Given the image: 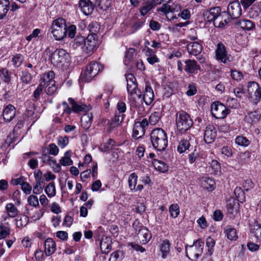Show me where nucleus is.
I'll use <instances>...</instances> for the list:
<instances>
[{
    "mask_svg": "<svg viewBox=\"0 0 261 261\" xmlns=\"http://www.w3.org/2000/svg\"><path fill=\"white\" fill-rule=\"evenodd\" d=\"M154 6L151 1L144 3L140 10L141 14L143 16L145 15Z\"/></svg>",
    "mask_w": 261,
    "mask_h": 261,
    "instance_id": "39",
    "label": "nucleus"
},
{
    "mask_svg": "<svg viewBox=\"0 0 261 261\" xmlns=\"http://www.w3.org/2000/svg\"><path fill=\"white\" fill-rule=\"evenodd\" d=\"M16 225L19 228L25 226L29 222V218L27 216H22L16 220Z\"/></svg>",
    "mask_w": 261,
    "mask_h": 261,
    "instance_id": "42",
    "label": "nucleus"
},
{
    "mask_svg": "<svg viewBox=\"0 0 261 261\" xmlns=\"http://www.w3.org/2000/svg\"><path fill=\"white\" fill-rule=\"evenodd\" d=\"M212 115L217 119L225 118L228 113L226 107L219 102L213 103L211 106Z\"/></svg>",
    "mask_w": 261,
    "mask_h": 261,
    "instance_id": "11",
    "label": "nucleus"
},
{
    "mask_svg": "<svg viewBox=\"0 0 261 261\" xmlns=\"http://www.w3.org/2000/svg\"><path fill=\"white\" fill-rule=\"evenodd\" d=\"M45 86L46 87L45 92L48 95L54 94L57 90L55 82H51L50 84H46Z\"/></svg>",
    "mask_w": 261,
    "mask_h": 261,
    "instance_id": "50",
    "label": "nucleus"
},
{
    "mask_svg": "<svg viewBox=\"0 0 261 261\" xmlns=\"http://www.w3.org/2000/svg\"><path fill=\"white\" fill-rule=\"evenodd\" d=\"M248 93L249 98L255 104L261 99V87L255 82H249L248 85Z\"/></svg>",
    "mask_w": 261,
    "mask_h": 261,
    "instance_id": "8",
    "label": "nucleus"
},
{
    "mask_svg": "<svg viewBox=\"0 0 261 261\" xmlns=\"http://www.w3.org/2000/svg\"><path fill=\"white\" fill-rule=\"evenodd\" d=\"M204 242L201 240L195 241L192 245L186 246V256L192 261H197L203 252Z\"/></svg>",
    "mask_w": 261,
    "mask_h": 261,
    "instance_id": "4",
    "label": "nucleus"
},
{
    "mask_svg": "<svg viewBox=\"0 0 261 261\" xmlns=\"http://www.w3.org/2000/svg\"><path fill=\"white\" fill-rule=\"evenodd\" d=\"M185 70L188 73H193L200 69L196 61L194 60H187L185 61Z\"/></svg>",
    "mask_w": 261,
    "mask_h": 261,
    "instance_id": "22",
    "label": "nucleus"
},
{
    "mask_svg": "<svg viewBox=\"0 0 261 261\" xmlns=\"http://www.w3.org/2000/svg\"><path fill=\"white\" fill-rule=\"evenodd\" d=\"M6 211L9 217L14 218L18 214L17 207L12 203H8L6 206Z\"/></svg>",
    "mask_w": 261,
    "mask_h": 261,
    "instance_id": "30",
    "label": "nucleus"
},
{
    "mask_svg": "<svg viewBox=\"0 0 261 261\" xmlns=\"http://www.w3.org/2000/svg\"><path fill=\"white\" fill-rule=\"evenodd\" d=\"M231 76L233 79L236 81H240L243 79V75L242 73L240 71L231 70Z\"/></svg>",
    "mask_w": 261,
    "mask_h": 261,
    "instance_id": "61",
    "label": "nucleus"
},
{
    "mask_svg": "<svg viewBox=\"0 0 261 261\" xmlns=\"http://www.w3.org/2000/svg\"><path fill=\"white\" fill-rule=\"evenodd\" d=\"M44 213V211L43 210H39L36 211L35 213L33 214H32L30 212H27V214L30 215L31 217V218L33 221H36L39 219H40L42 216L43 215Z\"/></svg>",
    "mask_w": 261,
    "mask_h": 261,
    "instance_id": "47",
    "label": "nucleus"
},
{
    "mask_svg": "<svg viewBox=\"0 0 261 261\" xmlns=\"http://www.w3.org/2000/svg\"><path fill=\"white\" fill-rule=\"evenodd\" d=\"M15 109L11 105H9L4 109L3 113L4 119L6 121H10L15 116Z\"/></svg>",
    "mask_w": 261,
    "mask_h": 261,
    "instance_id": "24",
    "label": "nucleus"
},
{
    "mask_svg": "<svg viewBox=\"0 0 261 261\" xmlns=\"http://www.w3.org/2000/svg\"><path fill=\"white\" fill-rule=\"evenodd\" d=\"M23 60V57L21 54H16L12 58L13 65L16 67L20 66Z\"/></svg>",
    "mask_w": 261,
    "mask_h": 261,
    "instance_id": "49",
    "label": "nucleus"
},
{
    "mask_svg": "<svg viewBox=\"0 0 261 261\" xmlns=\"http://www.w3.org/2000/svg\"><path fill=\"white\" fill-rule=\"evenodd\" d=\"M148 125V121L147 118H143L140 121L135 122L133 128V137L135 139H139L143 136Z\"/></svg>",
    "mask_w": 261,
    "mask_h": 261,
    "instance_id": "9",
    "label": "nucleus"
},
{
    "mask_svg": "<svg viewBox=\"0 0 261 261\" xmlns=\"http://www.w3.org/2000/svg\"><path fill=\"white\" fill-rule=\"evenodd\" d=\"M88 30L90 33L89 35H91L95 37H97V33L100 30V25L96 22H92L89 24Z\"/></svg>",
    "mask_w": 261,
    "mask_h": 261,
    "instance_id": "31",
    "label": "nucleus"
},
{
    "mask_svg": "<svg viewBox=\"0 0 261 261\" xmlns=\"http://www.w3.org/2000/svg\"><path fill=\"white\" fill-rule=\"evenodd\" d=\"M123 115H116L113 119L111 122H109V132H110L113 128L118 126L123 121Z\"/></svg>",
    "mask_w": 261,
    "mask_h": 261,
    "instance_id": "29",
    "label": "nucleus"
},
{
    "mask_svg": "<svg viewBox=\"0 0 261 261\" xmlns=\"http://www.w3.org/2000/svg\"><path fill=\"white\" fill-rule=\"evenodd\" d=\"M220 11V8L218 7L211 9L203 13L204 19L208 22L214 21V25L218 24L219 27L224 25Z\"/></svg>",
    "mask_w": 261,
    "mask_h": 261,
    "instance_id": "6",
    "label": "nucleus"
},
{
    "mask_svg": "<svg viewBox=\"0 0 261 261\" xmlns=\"http://www.w3.org/2000/svg\"><path fill=\"white\" fill-rule=\"evenodd\" d=\"M32 80V76L30 73L27 71L22 72V75L21 77V80L23 83L28 84Z\"/></svg>",
    "mask_w": 261,
    "mask_h": 261,
    "instance_id": "58",
    "label": "nucleus"
},
{
    "mask_svg": "<svg viewBox=\"0 0 261 261\" xmlns=\"http://www.w3.org/2000/svg\"><path fill=\"white\" fill-rule=\"evenodd\" d=\"M45 253L46 256L53 254L56 250L55 242L50 238H47L45 242Z\"/></svg>",
    "mask_w": 261,
    "mask_h": 261,
    "instance_id": "23",
    "label": "nucleus"
},
{
    "mask_svg": "<svg viewBox=\"0 0 261 261\" xmlns=\"http://www.w3.org/2000/svg\"><path fill=\"white\" fill-rule=\"evenodd\" d=\"M179 16H180L183 19L187 20L190 18L191 14L189 10L188 9H184L181 13L178 14L177 16L173 15L170 17V19H169V20L177 19Z\"/></svg>",
    "mask_w": 261,
    "mask_h": 261,
    "instance_id": "40",
    "label": "nucleus"
},
{
    "mask_svg": "<svg viewBox=\"0 0 261 261\" xmlns=\"http://www.w3.org/2000/svg\"><path fill=\"white\" fill-rule=\"evenodd\" d=\"M206 245L207 247V252L206 254L211 256L213 253L215 241L212 238L208 237L206 239Z\"/></svg>",
    "mask_w": 261,
    "mask_h": 261,
    "instance_id": "36",
    "label": "nucleus"
},
{
    "mask_svg": "<svg viewBox=\"0 0 261 261\" xmlns=\"http://www.w3.org/2000/svg\"><path fill=\"white\" fill-rule=\"evenodd\" d=\"M153 164L155 169L161 172H165L168 170V166L161 161L155 160Z\"/></svg>",
    "mask_w": 261,
    "mask_h": 261,
    "instance_id": "34",
    "label": "nucleus"
},
{
    "mask_svg": "<svg viewBox=\"0 0 261 261\" xmlns=\"http://www.w3.org/2000/svg\"><path fill=\"white\" fill-rule=\"evenodd\" d=\"M51 167L53 171L56 173H59L61 170L60 165L57 163L56 160L53 158L49 159V163H48Z\"/></svg>",
    "mask_w": 261,
    "mask_h": 261,
    "instance_id": "48",
    "label": "nucleus"
},
{
    "mask_svg": "<svg viewBox=\"0 0 261 261\" xmlns=\"http://www.w3.org/2000/svg\"><path fill=\"white\" fill-rule=\"evenodd\" d=\"M1 5H2L3 7H4L3 9V13H1V19H2L4 16L6 15L9 10L10 6L9 0H1Z\"/></svg>",
    "mask_w": 261,
    "mask_h": 261,
    "instance_id": "57",
    "label": "nucleus"
},
{
    "mask_svg": "<svg viewBox=\"0 0 261 261\" xmlns=\"http://www.w3.org/2000/svg\"><path fill=\"white\" fill-rule=\"evenodd\" d=\"M126 80L127 82V90L128 93L131 96V98L135 100L137 98L140 99L141 97V92L137 88L136 79L132 73H128L126 75Z\"/></svg>",
    "mask_w": 261,
    "mask_h": 261,
    "instance_id": "5",
    "label": "nucleus"
},
{
    "mask_svg": "<svg viewBox=\"0 0 261 261\" xmlns=\"http://www.w3.org/2000/svg\"><path fill=\"white\" fill-rule=\"evenodd\" d=\"M216 137V130L213 125H209L206 127L204 140L206 143H211L214 141Z\"/></svg>",
    "mask_w": 261,
    "mask_h": 261,
    "instance_id": "16",
    "label": "nucleus"
},
{
    "mask_svg": "<svg viewBox=\"0 0 261 261\" xmlns=\"http://www.w3.org/2000/svg\"><path fill=\"white\" fill-rule=\"evenodd\" d=\"M137 175L136 173H132L128 178L129 187L131 190H135L137 181Z\"/></svg>",
    "mask_w": 261,
    "mask_h": 261,
    "instance_id": "43",
    "label": "nucleus"
},
{
    "mask_svg": "<svg viewBox=\"0 0 261 261\" xmlns=\"http://www.w3.org/2000/svg\"><path fill=\"white\" fill-rule=\"evenodd\" d=\"M171 7L170 5L168 3L163 4L161 7L157 9L158 12H161L166 15L167 18L169 20L170 18L167 16V15L170 13Z\"/></svg>",
    "mask_w": 261,
    "mask_h": 261,
    "instance_id": "53",
    "label": "nucleus"
},
{
    "mask_svg": "<svg viewBox=\"0 0 261 261\" xmlns=\"http://www.w3.org/2000/svg\"><path fill=\"white\" fill-rule=\"evenodd\" d=\"M236 143L240 146H247L249 144L250 141L246 137L240 136L236 138Z\"/></svg>",
    "mask_w": 261,
    "mask_h": 261,
    "instance_id": "54",
    "label": "nucleus"
},
{
    "mask_svg": "<svg viewBox=\"0 0 261 261\" xmlns=\"http://www.w3.org/2000/svg\"><path fill=\"white\" fill-rule=\"evenodd\" d=\"M187 48L189 54L194 56L199 54L202 50V44L198 41L189 43Z\"/></svg>",
    "mask_w": 261,
    "mask_h": 261,
    "instance_id": "18",
    "label": "nucleus"
},
{
    "mask_svg": "<svg viewBox=\"0 0 261 261\" xmlns=\"http://www.w3.org/2000/svg\"><path fill=\"white\" fill-rule=\"evenodd\" d=\"M247 119L251 123L256 122L259 120L260 115L256 112H250L247 116Z\"/></svg>",
    "mask_w": 261,
    "mask_h": 261,
    "instance_id": "55",
    "label": "nucleus"
},
{
    "mask_svg": "<svg viewBox=\"0 0 261 261\" xmlns=\"http://www.w3.org/2000/svg\"><path fill=\"white\" fill-rule=\"evenodd\" d=\"M60 163L61 165L66 166H70L73 164V162L70 158V153L69 151H66L63 157L60 160Z\"/></svg>",
    "mask_w": 261,
    "mask_h": 261,
    "instance_id": "35",
    "label": "nucleus"
},
{
    "mask_svg": "<svg viewBox=\"0 0 261 261\" xmlns=\"http://www.w3.org/2000/svg\"><path fill=\"white\" fill-rule=\"evenodd\" d=\"M236 24L245 31H252L255 29V23L249 19H242L238 21Z\"/></svg>",
    "mask_w": 261,
    "mask_h": 261,
    "instance_id": "19",
    "label": "nucleus"
},
{
    "mask_svg": "<svg viewBox=\"0 0 261 261\" xmlns=\"http://www.w3.org/2000/svg\"><path fill=\"white\" fill-rule=\"evenodd\" d=\"M112 0H96L98 7L103 11L107 10L112 4Z\"/></svg>",
    "mask_w": 261,
    "mask_h": 261,
    "instance_id": "37",
    "label": "nucleus"
},
{
    "mask_svg": "<svg viewBox=\"0 0 261 261\" xmlns=\"http://www.w3.org/2000/svg\"><path fill=\"white\" fill-rule=\"evenodd\" d=\"M93 115L91 113H86L81 118V125L85 129H88L91 125Z\"/></svg>",
    "mask_w": 261,
    "mask_h": 261,
    "instance_id": "26",
    "label": "nucleus"
},
{
    "mask_svg": "<svg viewBox=\"0 0 261 261\" xmlns=\"http://www.w3.org/2000/svg\"><path fill=\"white\" fill-rule=\"evenodd\" d=\"M102 69V66L98 62L95 61L91 62L87 66L85 73L82 75V79L85 82H90Z\"/></svg>",
    "mask_w": 261,
    "mask_h": 261,
    "instance_id": "7",
    "label": "nucleus"
},
{
    "mask_svg": "<svg viewBox=\"0 0 261 261\" xmlns=\"http://www.w3.org/2000/svg\"><path fill=\"white\" fill-rule=\"evenodd\" d=\"M44 87L45 86H44L42 83H40L37 87V89L34 91L33 96L35 99V100H38L39 99L40 94H41Z\"/></svg>",
    "mask_w": 261,
    "mask_h": 261,
    "instance_id": "56",
    "label": "nucleus"
},
{
    "mask_svg": "<svg viewBox=\"0 0 261 261\" xmlns=\"http://www.w3.org/2000/svg\"><path fill=\"white\" fill-rule=\"evenodd\" d=\"M190 144L188 140L183 139L181 140L177 147V151L180 153H183L187 150H189Z\"/></svg>",
    "mask_w": 261,
    "mask_h": 261,
    "instance_id": "33",
    "label": "nucleus"
},
{
    "mask_svg": "<svg viewBox=\"0 0 261 261\" xmlns=\"http://www.w3.org/2000/svg\"><path fill=\"white\" fill-rule=\"evenodd\" d=\"M68 101L72 106V109L74 112L78 113L81 111H88L90 108L85 104L76 102L72 98H69Z\"/></svg>",
    "mask_w": 261,
    "mask_h": 261,
    "instance_id": "21",
    "label": "nucleus"
},
{
    "mask_svg": "<svg viewBox=\"0 0 261 261\" xmlns=\"http://www.w3.org/2000/svg\"><path fill=\"white\" fill-rule=\"evenodd\" d=\"M97 45V37L88 35L85 39L83 46V50L87 54L92 52L96 47Z\"/></svg>",
    "mask_w": 261,
    "mask_h": 261,
    "instance_id": "14",
    "label": "nucleus"
},
{
    "mask_svg": "<svg viewBox=\"0 0 261 261\" xmlns=\"http://www.w3.org/2000/svg\"><path fill=\"white\" fill-rule=\"evenodd\" d=\"M138 238L142 244L148 242L151 238V234L149 230L144 226H139L138 230L136 229Z\"/></svg>",
    "mask_w": 261,
    "mask_h": 261,
    "instance_id": "15",
    "label": "nucleus"
},
{
    "mask_svg": "<svg viewBox=\"0 0 261 261\" xmlns=\"http://www.w3.org/2000/svg\"><path fill=\"white\" fill-rule=\"evenodd\" d=\"M29 204L33 206H37L39 205V201L37 196L32 195L28 199Z\"/></svg>",
    "mask_w": 261,
    "mask_h": 261,
    "instance_id": "62",
    "label": "nucleus"
},
{
    "mask_svg": "<svg viewBox=\"0 0 261 261\" xmlns=\"http://www.w3.org/2000/svg\"><path fill=\"white\" fill-rule=\"evenodd\" d=\"M112 241L110 237L103 236L100 240V247L102 253L108 254L111 250Z\"/></svg>",
    "mask_w": 261,
    "mask_h": 261,
    "instance_id": "20",
    "label": "nucleus"
},
{
    "mask_svg": "<svg viewBox=\"0 0 261 261\" xmlns=\"http://www.w3.org/2000/svg\"><path fill=\"white\" fill-rule=\"evenodd\" d=\"M123 253L121 251L113 252L109 258V261H122L123 258Z\"/></svg>",
    "mask_w": 261,
    "mask_h": 261,
    "instance_id": "44",
    "label": "nucleus"
},
{
    "mask_svg": "<svg viewBox=\"0 0 261 261\" xmlns=\"http://www.w3.org/2000/svg\"><path fill=\"white\" fill-rule=\"evenodd\" d=\"M260 13V10L255 6H253L250 11H249V15L251 17L255 18L258 16Z\"/></svg>",
    "mask_w": 261,
    "mask_h": 261,
    "instance_id": "63",
    "label": "nucleus"
},
{
    "mask_svg": "<svg viewBox=\"0 0 261 261\" xmlns=\"http://www.w3.org/2000/svg\"><path fill=\"white\" fill-rule=\"evenodd\" d=\"M45 192L49 197L56 195V188L54 182H50L48 184L45 189Z\"/></svg>",
    "mask_w": 261,
    "mask_h": 261,
    "instance_id": "38",
    "label": "nucleus"
},
{
    "mask_svg": "<svg viewBox=\"0 0 261 261\" xmlns=\"http://www.w3.org/2000/svg\"><path fill=\"white\" fill-rule=\"evenodd\" d=\"M254 187V184L250 179H247L243 182V187L245 190L247 191L251 189H252Z\"/></svg>",
    "mask_w": 261,
    "mask_h": 261,
    "instance_id": "64",
    "label": "nucleus"
},
{
    "mask_svg": "<svg viewBox=\"0 0 261 261\" xmlns=\"http://www.w3.org/2000/svg\"><path fill=\"white\" fill-rule=\"evenodd\" d=\"M85 39V38L83 36H77L71 42L72 47L77 48L80 46H82L83 43L84 44Z\"/></svg>",
    "mask_w": 261,
    "mask_h": 261,
    "instance_id": "45",
    "label": "nucleus"
},
{
    "mask_svg": "<svg viewBox=\"0 0 261 261\" xmlns=\"http://www.w3.org/2000/svg\"><path fill=\"white\" fill-rule=\"evenodd\" d=\"M67 28L65 20L59 18L53 21L51 32L56 40H61L67 34Z\"/></svg>",
    "mask_w": 261,
    "mask_h": 261,
    "instance_id": "3",
    "label": "nucleus"
},
{
    "mask_svg": "<svg viewBox=\"0 0 261 261\" xmlns=\"http://www.w3.org/2000/svg\"><path fill=\"white\" fill-rule=\"evenodd\" d=\"M68 56V55L65 50L63 49H56L51 54L50 60L54 65L58 66L66 62Z\"/></svg>",
    "mask_w": 261,
    "mask_h": 261,
    "instance_id": "10",
    "label": "nucleus"
},
{
    "mask_svg": "<svg viewBox=\"0 0 261 261\" xmlns=\"http://www.w3.org/2000/svg\"><path fill=\"white\" fill-rule=\"evenodd\" d=\"M144 21H136L133 24L130 25L132 33H134L140 29L144 24Z\"/></svg>",
    "mask_w": 261,
    "mask_h": 261,
    "instance_id": "60",
    "label": "nucleus"
},
{
    "mask_svg": "<svg viewBox=\"0 0 261 261\" xmlns=\"http://www.w3.org/2000/svg\"><path fill=\"white\" fill-rule=\"evenodd\" d=\"M11 72L6 69L1 70V79L5 83L9 84L11 80Z\"/></svg>",
    "mask_w": 261,
    "mask_h": 261,
    "instance_id": "52",
    "label": "nucleus"
},
{
    "mask_svg": "<svg viewBox=\"0 0 261 261\" xmlns=\"http://www.w3.org/2000/svg\"><path fill=\"white\" fill-rule=\"evenodd\" d=\"M250 232L256 240H261V227L257 222L254 221L250 225Z\"/></svg>",
    "mask_w": 261,
    "mask_h": 261,
    "instance_id": "27",
    "label": "nucleus"
},
{
    "mask_svg": "<svg viewBox=\"0 0 261 261\" xmlns=\"http://www.w3.org/2000/svg\"><path fill=\"white\" fill-rule=\"evenodd\" d=\"M227 12L231 19H237L242 14V9L238 1H233L229 3L227 7Z\"/></svg>",
    "mask_w": 261,
    "mask_h": 261,
    "instance_id": "12",
    "label": "nucleus"
},
{
    "mask_svg": "<svg viewBox=\"0 0 261 261\" xmlns=\"http://www.w3.org/2000/svg\"><path fill=\"white\" fill-rule=\"evenodd\" d=\"M169 212L171 217L175 218L179 214L180 210L179 206L177 203L171 204L169 207Z\"/></svg>",
    "mask_w": 261,
    "mask_h": 261,
    "instance_id": "41",
    "label": "nucleus"
},
{
    "mask_svg": "<svg viewBox=\"0 0 261 261\" xmlns=\"http://www.w3.org/2000/svg\"><path fill=\"white\" fill-rule=\"evenodd\" d=\"M226 105L227 107L233 109L237 108L238 106L237 99L234 98L228 97L226 100Z\"/></svg>",
    "mask_w": 261,
    "mask_h": 261,
    "instance_id": "59",
    "label": "nucleus"
},
{
    "mask_svg": "<svg viewBox=\"0 0 261 261\" xmlns=\"http://www.w3.org/2000/svg\"><path fill=\"white\" fill-rule=\"evenodd\" d=\"M54 77L55 73L54 71H49L47 73L44 74L40 83H42L44 86H45L46 84H50L51 82H55L54 80Z\"/></svg>",
    "mask_w": 261,
    "mask_h": 261,
    "instance_id": "32",
    "label": "nucleus"
},
{
    "mask_svg": "<svg viewBox=\"0 0 261 261\" xmlns=\"http://www.w3.org/2000/svg\"><path fill=\"white\" fill-rule=\"evenodd\" d=\"M215 54L216 59L221 61L224 63H227L230 61L229 57L227 55L226 47L221 42L217 44Z\"/></svg>",
    "mask_w": 261,
    "mask_h": 261,
    "instance_id": "13",
    "label": "nucleus"
},
{
    "mask_svg": "<svg viewBox=\"0 0 261 261\" xmlns=\"http://www.w3.org/2000/svg\"><path fill=\"white\" fill-rule=\"evenodd\" d=\"M143 99L147 105L151 103L154 99V93L151 87L146 86L143 95Z\"/></svg>",
    "mask_w": 261,
    "mask_h": 261,
    "instance_id": "25",
    "label": "nucleus"
},
{
    "mask_svg": "<svg viewBox=\"0 0 261 261\" xmlns=\"http://www.w3.org/2000/svg\"><path fill=\"white\" fill-rule=\"evenodd\" d=\"M160 251L162 252V257L165 259L170 252V244L168 240H164L160 245Z\"/></svg>",
    "mask_w": 261,
    "mask_h": 261,
    "instance_id": "28",
    "label": "nucleus"
},
{
    "mask_svg": "<svg viewBox=\"0 0 261 261\" xmlns=\"http://www.w3.org/2000/svg\"><path fill=\"white\" fill-rule=\"evenodd\" d=\"M176 124L177 130L183 133L193 126V122L188 113L185 111H180L176 114Z\"/></svg>",
    "mask_w": 261,
    "mask_h": 261,
    "instance_id": "2",
    "label": "nucleus"
},
{
    "mask_svg": "<svg viewBox=\"0 0 261 261\" xmlns=\"http://www.w3.org/2000/svg\"><path fill=\"white\" fill-rule=\"evenodd\" d=\"M79 6L85 15L91 14L94 8V6L90 0H80Z\"/></svg>",
    "mask_w": 261,
    "mask_h": 261,
    "instance_id": "17",
    "label": "nucleus"
},
{
    "mask_svg": "<svg viewBox=\"0 0 261 261\" xmlns=\"http://www.w3.org/2000/svg\"><path fill=\"white\" fill-rule=\"evenodd\" d=\"M227 238L230 240H236L238 236L235 229L231 227L227 228L225 230Z\"/></svg>",
    "mask_w": 261,
    "mask_h": 261,
    "instance_id": "46",
    "label": "nucleus"
},
{
    "mask_svg": "<svg viewBox=\"0 0 261 261\" xmlns=\"http://www.w3.org/2000/svg\"><path fill=\"white\" fill-rule=\"evenodd\" d=\"M150 139L153 147L159 151L164 150L168 145L167 134L161 128L152 130Z\"/></svg>",
    "mask_w": 261,
    "mask_h": 261,
    "instance_id": "1",
    "label": "nucleus"
},
{
    "mask_svg": "<svg viewBox=\"0 0 261 261\" xmlns=\"http://www.w3.org/2000/svg\"><path fill=\"white\" fill-rule=\"evenodd\" d=\"M160 119V114L158 112L152 113L148 120V124L150 123L152 125H155L159 121Z\"/></svg>",
    "mask_w": 261,
    "mask_h": 261,
    "instance_id": "51",
    "label": "nucleus"
}]
</instances>
